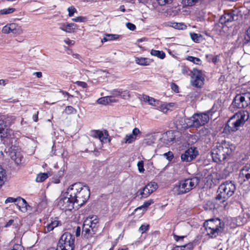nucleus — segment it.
<instances>
[{"mask_svg": "<svg viewBox=\"0 0 250 250\" xmlns=\"http://www.w3.org/2000/svg\"><path fill=\"white\" fill-rule=\"evenodd\" d=\"M99 227V219L97 216L87 217L83 222L82 235L86 239L92 238L96 233Z\"/></svg>", "mask_w": 250, "mask_h": 250, "instance_id": "obj_6", "label": "nucleus"}, {"mask_svg": "<svg viewBox=\"0 0 250 250\" xmlns=\"http://www.w3.org/2000/svg\"><path fill=\"white\" fill-rule=\"evenodd\" d=\"M137 166L138 168V170L141 173H143L145 171V169L144 168V162L142 161H139L137 164Z\"/></svg>", "mask_w": 250, "mask_h": 250, "instance_id": "obj_46", "label": "nucleus"}, {"mask_svg": "<svg viewBox=\"0 0 250 250\" xmlns=\"http://www.w3.org/2000/svg\"><path fill=\"white\" fill-rule=\"evenodd\" d=\"M81 227L78 226L76 228V236H79L81 234Z\"/></svg>", "mask_w": 250, "mask_h": 250, "instance_id": "obj_62", "label": "nucleus"}, {"mask_svg": "<svg viewBox=\"0 0 250 250\" xmlns=\"http://www.w3.org/2000/svg\"><path fill=\"white\" fill-rule=\"evenodd\" d=\"M206 57L208 61L209 62H212L214 63H216L219 61L218 55L213 56L212 54H207Z\"/></svg>", "mask_w": 250, "mask_h": 250, "instance_id": "obj_31", "label": "nucleus"}, {"mask_svg": "<svg viewBox=\"0 0 250 250\" xmlns=\"http://www.w3.org/2000/svg\"><path fill=\"white\" fill-rule=\"evenodd\" d=\"M200 181V178L197 177L181 180L174 185L172 191L176 195L185 194L195 188Z\"/></svg>", "mask_w": 250, "mask_h": 250, "instance_id": "obj_5", "label": "nucleus"}, {"mask_svg": "<svg viewBox=\"0 0 250 250\" xmlns=\"http://www.w3.org/2000/svg\"><path fill=\"white\" fill-rule=\"evenodd\" d=\"M224 224L218 218L211 219L204 223L207 235L211 238H215L222 233Z\"/></svg>", "mask_w": 250, "mask_h": 250, "instance_id": "obj_7", "label": "nucleus"}, {"mask_svg": "<svg viewBox=\"0 0 250 250\" xmlns=\"http://www.w3.org/2000/svg\"><path fill=\"white\" fill-rule=\"evenodd\" d=\"M206 206H209V209H212L214 208V205L212 203L211 201H208L207 202V204H206Z\"/></svg>", "mask_w": 250, "mask_h": 250, "instance_id": "obj_59", "label": "nucleus"}, {"mask_svg": "<svg viewBox=\"0 0 250 250\" xmlns=\"http://www.w3.org/2000/svg\"><path fill=\"white\" fill-rule=\"evenodd\" d=\"M150 54L152 56H156L161 59H164L166 57V54L163 51L152 49Z\"/></svg>", "mask_w": 250, "mask_h": 250, "instance_id": "obj_25", "label": "nucleus"}, {"mask_svg": "<svg viewBox=\"0 0 250 250\" xmlns=\"http://www.w3.org/2000/svg\"><path fill=\"white\" fill-rule=\"evenodd\" d=\"M18 200V197L16 198L13 197H8L5 201V204H8L9 203H17Z\"/></svg>", "mask_w": 250, "mask_h": 250, "instance_id": "obj_52", "label": "nucleus"}, {"mask_svg": "<svg viewBox=\"0 0 250 250\" xmlns=\"http://www.w3.org/2000/svg\"><path fill=\"white\" fill-rule=\"evenodd\" d=\"M102 131L99 130H92L90 133V136L94 138L99 139V136L102 134Z\"/></svg>", "mask_w": 250, "mask_h": 250, "instance_id": "obj_39", "label": "nucleus"}, {"mask_svg": "<svg viewBox=\"0 0 250 250\" xmlns=\"http://www.w3.org/2000/svg\"><path fill=\"white\" fill-rule=\"evenodd\" d=\"M239 179L241 182H250V165L245 166L240 170Z\"/></svg>", "mask_w": 250, "mask_h": 250, "instance_id": "obj_16", "label": "nucleus"}, {"mask_svg": "<svg viewBox=\"0 0 250 250\" xmlns=\"http://www.w3.org/2000/svg\"><path fill=\"white\" fill-rule=\"evenodd\" d=\"M157 188L158 185L157 183L154 182H151L142 189L138 191L137 196H140L142 198H146Z\"/></svg>", "mask_w": 250, "mask_h": 250, "instance_id": "obj_13", "label": "nucleus"}, {"mask_svg": "<svg viewBox=\"0 0 250 250\" xmlns=\"http://www.w3.org/2000/svg\"><path fill=\"white\" fill-rule=\"evenodd\" d=\"M173 235L174 239L176 241H178L181 239L183 240L184 239V238L185 237V236H184V235L179 236V235L175 234L174 233H173Z\"/></svg>", "mask_w": 250, "mask_h": 250, "instance_id": "obj_55", "label": "nucleus"}, {"mask_svg": "<svg viewBox=\"0 0 250 250\" xmlns=\"http://www.w3.org/2000/svg\"><path fill=\"white\" fill-rule=\"evenodd\" d=\"M120 96L124 99L128 97L129 96V91L127 90H122L121 89Z\"/></svg>", "mask_w": 250, "mask_h": 250, "instance_id": "obj_50", "label": "nucleus"}, {"mask_svg": "<svg viewBox=\"0 0 250 250\" xmlns=\"http://www.w3.org/2000/svg\"><path fill=\"white\" fill-rule=\"evenodd\" d=\"M171 26L176 29H185L187 26L183 23L172 22Z\"/></svg>", "mask_w": 250, "mask_h": 250, "instance_id": "obj_33", "label": "nucleus"}, {"mask_svg": "<svg viewBox=\"0 0 250 250\" xmlns=\"http://www.w3.org/2000/svg\"><path fill=\"white\" fill-rule=\"evenodd\" d=\"M244 41L245 42H250V26L245 32Z\"/></svg>", "mask_w": 250, "mask_h": 250, "instance_id": "obj_40", "label": "nucleus"}, {"mask_svg": "<svg viewBox=\"0 0 250 250\" xmlns=\"http://www.w3.org/2000/svg\"><path fill=\"white\" fill-rule=\"evenodd\" d=\"M244 99L245 102L247 106L250 104V88L248 89L247 92L241 93Z\"/></svg>", "mask_w": 250, "mask_h": 250, "instance_id": "obj_29", "label": "nucleus"}, {"mask_svg": "<svg viewBox=\"0 0 250 250\" xmlns=\"http://www.w3.org/2000/svg\"><path fill=\"white\" fill-rule=\"evenodd\" d=\"M6 179V170L2 167H0V188L4 184L5 180Z\"/></svg>", "mask_w": 250, "mask_h": 250, "instance_id": "obj_26", "label": "nucleus"}, {"mask_svg": "<svg viewBox=\"0 0 250 250\" xmlns=\"http://www.w3.org/2000/svg\"><path fill=\"white\" fill-rule=\"evenodd\" d=\"M68 189L66 192L62 194L59 197L58 202V207L62 210H72L74 208H76L74 198L69 195Z\"/></svg>", "mask_w": 250, "mask_h": 250, "instance_id": "obj_9", "label": "nucleus"}, {"mask_svg": "<svg viewBox=\"0 0 250 250\" xmlns=\"http://www.w3.org/2000/svg\"><path fill=\"white\" fill-rule=\"evenodd\" d=\"M108 134L106 131H105L104 132H102V134H101L99 136V139L100 141L104 143H106L107 142H109L110 140L108 139Z\"/></svg>", "mask_w": 250, "mask_h": 250, "instance_id": "obj_30", "label": "nucleus"}, {"mask_svg": "<svg viewBox=\"0 0 250 250\" xmlns=\"http://www.w3.org/2000/svg\"><path fill=\"white\" fill-rule=\"evenodd\" d=\"M171 88L175 92H178L179 88L178 86L175 83H172L171 84Z\"/></svg>", "mask_w": 250, "mask_h": 250, "instance_id": "obj_60", "label": "nucleus"}, {"mask_svg": "<svg viewBox=\"0 0 250 250\" xmlns=\"http://www.w3.org/2000/svg\"><path fill=\"white\" fill-rule=\"evenodd\" d=\"M126 25L127 28L131 31H134L136 29V26L132 23L127 22Z\"/></svg>", "mask_w": 250, "mask_h": 250, "instance_id": "obj_54", "label": "nucleus"}, {"mask_svg": "<svg viewBox=\"0 0 250 250\" xmlns=\"http://www.w3.org/2000/svg\"><path fill=\"white\" fill-rule=\"evenodd\" d=\"M191 73V84L197 88H201L204 85L205 82V75L203 71L197 69H193Z\"/></svg>", "mask_w": 250, "mask_h": 250, "instance_id": "obj_12", "label": "nucleus"}, {"mask_svg": "<svg viewBox=\"0 0 250 250\" xmlns=\"http://www.w3.org/2000/svg\"><path fill=\"white\" fill-rule=\"evenodd\" d=\"M16 11V9L14 8H7L0 10V14L7 15L14 13Z\"/></svg>", "mask_w": 250, "mask_h": 250, "instance_id": "obj_35", "label": "nucleus"}, {"mask_svg": "<svg viewBox=\"0 0 250 250\" xmlns=\"http://www.w3.org/2000/svg\"><path fill=\"white\" fill-rule=\"evenodd\" d=\"M249 117L250 114L248 111L246 110L239 111L229 119L224 127V132L230 133L239 130L244 125Z\"/></svg>", "mask_w": 250, "mask_h": 250, "instance_id": "obj_2", "label": "nucleus"}, {"mask_svg": "<svg viewBox=\"0 0 250 250\" xmlns=\"http://www.w3.org/2000/svg\"><path fill=\"white\" fill-rule=\"evenodd\" d=\"M234 16L233 11H226L220 18L219 22L223 24L227 22H231L234 20Z\"/></svg>", "mask_w": 250, "mask_h": 250, "instance_id": "obj_20", "label": "nucleus"}, {"mask_svg": "<svg viewBox=\"0 0 250 250\" xmlns=\"http://www.w3.org/2000/svg\"><path fill=\"white\" fill-rule=\"evenodd\" d=\"M149 228V225H142L141 226V227L139 228V231L142 233H143L146 231Z\"/></svg>", "mask_w": 250, "mask_h": 250, "instance_id": "obj_48", "label": "nucleus"}, {"mask_svg": "<svg viewBox=\"0 0 250 250\" xmlns=\"http://www.w3.org/2000/svg\"><path fill=\"white\" fill-rule=\"evenodd\" d=\"M64 170V168H63V169L61 168L59 171L58 175L59 177H61L63 175Z\"/></svg>", "mask_w": 250, "mask_h": 250, "instance_id": "obj_64", "label": "nucleus"}, {"mask_svg": "<svg viewBox=\"0 0 250 250\" xmlns=\"http://www.w3.org/2000/svg\"><path fill=\"white\" fill-rule=\"evenodd\" d=\"M68 190L69 195L74 199L77 209L85 204L90 196L89 190L86 187H83L80 183L71 185Z\"/></svg>", "mask_w": 250, "mask_h": 250, "instance_id": "obj_1", "label": "nucleus"}, {"mask_svg": "<svg viewBox=\"0 0 250 250\" xmlns=\"http://www.w3.org/2000/svg\"><path fill=\"white\" fill-rule=\"evenodd\" d=\"M135 62L139 65L146 66L149 65L152 62V60L147 58L140 57L136 58Z\"/></svg>", "mask_w": 250, "mask_h": 250, "instance_id": "obj_24", "label": "nucleus"}, {"mask_svg": "<svg viewBox=\"0 0 250 250\" xmlns=\"http://www.w3.org/2000/svg\"><path fill=\"white\" fill-rule=\"evenodd\" d=\"M153 203V201L151 200L146 201L145 202L143 205L137 208L136 210L143 209L144 210H146V208L151 204Z\"/></svg>", "mask_w": 250, "mask_h": 250, "instance_id": "obj_36", "label": "nucleus"}, {"mask_svg": "<svg viewBox=\"0 0 250 250\" xmlns=\"http://www.w3.org/2000/svg\"><path fill=\"white\" fill-rule=\"evenodd\" d=\"M158 136V134L155 133L146 135L144 139V143L148 146L151 145L157 140Z\"/></svg>", "mask_w": 250, "mask_h": 250, "instance_id": "obj_23", "label": "nucleus"}, {"mask_svg": "<svg viewBox=\"0 0 250 250\" xmlns=\"http://www.w3.org/2000/svg\"><path fill=\"white\" fill-rule=\"evenodd\" d=\"M61 225L62 222L59 220L58 218H55L51 220V222L45 226L44 229V232L47 233L53 230L54 228Z\"/></svg>", "mask_w": 250, "mask_h": 250, "instance_id": "obj_22", "label": "nucleus"}, {"mask_svg": "<svg viewBox=\"0 0 250 250\" xmlns=\"http://www.w3.org/2000/svg\"><path fill=\"white\" fill-rule=\"evenodd\" d=\"M163 155L169 161H171L174 157L173 154L171 151L165 153Z\"/></svg>", "mask_w": 250, "mask_h": 250, "instance_id": "obj_47", "label": "nucleus"}, {"mask_svg": "<svg viewBox=\"0 0 250 250\" xmlns=\"http://www.w3.org/2000/svg\"><path fill=\"white\" fill-rule=\"evenodd\" d=\"M159 5H165L167 4L171 3L174 0H157Z\"/></svg>", "mask_w": 250, "mask_h": 250, "instance_id": "obj_49", "label": "nucleus"}, {"mask_svg": "<svg viewBox=\"0 0 250 250\" xmlns=\"http://www.w3.org/2000/svg\"><path fill=\"white\" fill-rule=\"evenodd\" d=\"M11 158L17 164H19L21 162V158L19 156V155H17L16 153H15L14 155H11Z\"/></svg>", "mask_w": 250, "mask_h": 250, "instance_id": "obj_43", "label": "nucleus"}, {"mask_svg": "<svg viewBox=\"0 0 250 250\" xmlns=\"http://www.w3.org/2000/svg\"><path fill=\"white\" fill-rule=\"evenodd\" d=\"M121 89H116L111 91V94L114 97H118L120 96Z\"/></svg>", "mask_w": 250, "mask_h": 250, "instance_id": "obj_53", "label": "nucleus"}, {"mask_svg": "<svg viewBox=\"0 0 250 250\" xmlns=\"http://www.w3.org/2000/svg\"><path fill=\"white\" fill-rule=\"evenodd\" d=\"M112 97L107 96L101 98L97 101L98 103L100 104H107L109 102L111 101Z\"/></svg>", "mask_w": 250, "mask_h": 250, "instance_id": "obj_32", "label": "nucleus"}, {"mask_svg": "<svg viewBox=\"0 0 250 250\" xmlns=\"http://www.w3.org/2000/svg\"><path fill=\"white\" fill-rule=\"evenodd\" d=\"M13 131L9 128L3 120L0 119V138L3 143L8 144L13 137Z\"/></svg>", "mask_w": 250, "mask_h": 250, "instance_id": "obj_11", "label": "nucleus"}, {"mask_svg": "<svg viewBox=\"0 0 250 250\" xmlns=\"http://www.w3.org/2000/svg\"><path fill=\"white\" fill-rule=\"evenodd\" d=\"M141 99L145 102H148L149 96L146 95H143Z\"/></svg>", "mask_w": 250, "mask_h": 250, "instance_id": "obj_63", "label": "nucleus"}, {"mask_svg": "<svg viewBox=\"0 0 250 250\" xmlns=\"http://www.w3.org/2000/svg\"><path fill=\"white\" fill-rule=\"evenodd\" d=\"M16 205L19 209L23 212H26L28 210V208H30L25 200L21 197H18Z\"/></svg>", "mask_w": 250, "mask_h": 250, "instance_id": "obj_21", "label": "nucleus"}, {"mask_svg": "<svg viewBox=\"0 0 250 250\" xmlns=\"http://www.w3.org/2000/svg\"><path fill=\"white\" fill-rule=\"evenodd\" d=\"M78 25L73 23H62L60 24V29L66 33H71L75 32Z\"/></svg>", "mask_w": 250, "mask_h": 250, "instance_id": "obj_19", "label": "nucleus"}, {"mask_svg": "<svg viewBox=\"0 0 250 250\" xmlns=\"http://www.w3.org/2000/svg\"><path fill=\"white\" fill-rule=\"evenodd\" d=\"M216 111L215 107L213 106L206 112L194 114L190 119L191 122L190 125L197 128L205 125L210 119H212V116Z\"/></svg>", "mask_w": 250, "mask_h": 250, "instance_id": "obj_8", "label": "nucleus"}, {"mask_svg": "<svg viewBox=\"0 0 250 250\" xmlns=\"http://www.w3.org/2000/svg\"><path fill=\"white\" fill-rule=\"evenodd\" d=\"M2 32L5 34L11 33L14 34H20L22 32V30L18 25L12 23L4 26L2 29Z\"/></svg>", "mask_w": 250, "mask_h": 250, "instance_id": "obj_15", "label": "nucleus"}, {"mask_svg": "<svg viewBox=\"0 0 250 250\" xmlns=\"http://www.w3.org/2000/svg\"><path fill=\"white\" fill-rule=\"evenodd\" d=\"M233 149V145L225 140L217 143L211 151L213 161L216 163L224 161L231 154Z\"/></svg>", "mask_w": 250, "mask_h": 250, "instance_id": "obj_4", "label": "nucleus"}, {"mask_svg": "<svg viewBox=\"0 0 250 250\" xmlns=\"http://www.w3.org/2000/svg\"><path fill=\"white\" fill-rule=\"evenodd\" d=\"M190 37L194 42H199L200 41L201 35L196 33H191Z\"/></svg>", "mask_w": 250, "mask_h": 250, "instance_id": "obj_42", "label": "nucleus"}, {"mask_svg": "<svg viewBox=\"0 0 250 250\" xmlns=\"http://www.w3.org/2000/svg\"><path fill=\"white\" fill-rule=\"evenodd\" d=\"M11 250H24V249L21 245L16 244L14 245L13 249Z\"/></svg>", "mask_w": 250, "mask_h": 250, "instance_id": "obj_57", "label": "nucleus"}, {"mask_svg": "<svg viewBox=\"0 0 250 250\" xmlns=\"http://www.w3.org/2000/svg\"><path fill=\"white\" fill-rule=\"evenodd\" d=\"M38 114H39V111H37V112L33 115L32 118H33V120H34V121H35V122L38 121Z\"/></svg>", "mask_w": 250, "mask_h": 250, "instance_id": "obj_61", "label": "nucleus"}, {"mask_svg": "<svg viewBox=\"0 0 250 250\" xmlns=\"http://www.w3.org/2000/svg\"><path fill=\"white\" fill-rule=\"evenodd\" d=\"M64 112L67 115L75 114L77 113V110L73 106L68 105L66 106Z\"/></svg>", "mask_w": 250, "mask_h": 250, "instance_id": "obj_34", "label": "nucleus"}, {"mask_svg": "<svg viewBox=\"0 0 250 250\" xmlns=\"http://www.w3.org/2000/svg\"><path fill=\"white\" fill-rule=\"evenodd\" d=\"M199 0H183L185 4L187 6H192L195 3L197 2Z\"/></svg>", "mask_w": 250, "mask_h": 250, "instance_id": "obj_45", "label": "nucleus"}, {"mask_svg": "<svg viewBox=\"0 0 250 250\" xmlns=\"http://www.w3.org/2000/svg\"><path fill=\"white\" fill-rule=\"evenodd\" d=\"M78 86L81 87L83 88H86L87 87V84L85 82H81V81H77L75 83Z\"/></svg>", "mask_w": 250, "mask_h": 250, "instance_id": "obj_51", "label": "nucleus"}, {"mask_svg": "<svg viewBox=\"0 0 250 250\" xmlns=\"http://www.w3.org/2000/svg\"><path fill=\"white\" fill-rule=\"evenodd\" d=\"M187 60L189 62H192L196 64H199L201 63V60L198 58L193 56H188Z\"/></svg>", "mask_w": 250, "mask_h": 250, "instance_id": "obj_37", "label": "nucleus"}, {"mask_svg": "<svg viewBox=\"0 0 250 250\" xmlns=\"http://www.w3.org/2000/svg\"><path fill=\"white\" fill-rule=\"evenodd\" d=\"M141 134V132L139 128H134L132 132V133L127 134L124 138V142L126 144H131L135 142L137 139V136Z\"/></svg>", "mask_w": 250, "mask_h": 250, "instance_id": "obj_18", "label": "nucleus"}, {"mask_svg": "<svg viewBox=\"0 0 250 250\" xmlns=\"http://www.w3.org/2000/svg\"><path fill=\"white\" fill-rule=\"evenodd\" d=\"M67 11L68 12V16L70 17H72L74 14L77 11L76 8L73 6L69 7L67 8Z\"/></svg>", "mask_w": 250, "mask_h": 250, "instance_id": "obj_44", "label": "nucleus"}, {"mask_svg": "<svg viewBox=\"0 0 250 250\" xmlns=\"http://www.w3.org/2000/svg\"><path fill=\"white\" fill-rule=\"evenodd\" d=\"M72 20L75 22H84L87 21V18L85 17L79 16L72 19Z\"/></svg>", "mask_w": 250, "mask_h": 250, "instance_id": "obj_41", "label": "nucleus"}, {"mask_svg": "<svg viewBox=\"0 0 250 250\" xmlns=\"http://www.w3.org/2000/svg\"><path fill=\"white\" fill-rule=\"evenodd\" d=\"M192 249L193 245L191 243L178 247V250H191Z\"/></svg>", "mask_w": 250, "mask_h": 250, "instance_id": "obj_38", "label": "nucleus"}, {"mask_svg": "<svg viewBox=\"0 0 250 250\" xmlns=\"http://www.w3.org/2000/svg\"><path fill=\"white\" fill-rule=\"evenodd\" d=\"M157 102H158V101H156L155 99L149 97V99L148 102V103H149V104L152 105H155L156 103H157Z\"/></svg>", "mask_w": 250, "mask_h": 250, "instance_id": "obj_56", "label": "nucleus"}, {"mask_svg": "<svg viewBox=\"0 0 250 250\" xmlns=\"http://www.w3.org/2000/svg\"><path fill=\"white\" fill-rule=\"evenodd\" d=\"M75 237L69 232H65L61 236L57 248L59 250H73Z\"/></svg>", "mask_w": 250, "mask_h": 250, "instance_id": "obj_10", "label": "nucleus"}, {"mask_svg": "<svg viewBox=\"0 0 250 250\" xmlns=\"http://www.w3.org/2000/svg\"><path fill=\"white\" fill-rule=\"evenodd\" d=\"M197 154L196 148L191 147L181 155V158L183 162H189L195 159Z\"/></svg>", "mask_w": 250, "mask_h": 250, "instance_id": "obj_14", "label": "nucleus"}, {"mask_svg": "<svg viewBox=\"0 0 250 250\" xmlns=\"http://www.w3.org/2000/svg\"><path fill=\"white\" fill-rule=\"evenodd\" d=\"M119 36L116 34H106L105 36L102 39V42H105L109 41H113L119 38Z\"/></svg>", "mask_w": 250, "mask_h": 250, "instance_id": "obj_27", "label": "nucleus"}, {"mask_svg": "<svg viewBox=\"0 0 250 250\" xmlns=\"http://www.w3.org/2000/svg\"><path fill=\"white\" fill-rule=\"evenodd\" d=\"M64 42L68 45H73L74 44L75 42L67 38L64 41Z\"/></svg>", "mask_w": 250, "mask_h": 250, "instance_id": "obj_58", "label": "nucleus"}, {"mask_svg": "<svg viewBox=\"0 0 250 250\" xmlns=\"http://www.w3.org/2000/svg\"><path fill=\"white\" fill-rule=\"evenodd\" d=\"M235 107L238 108L247 107L248 106L245 102L244 99L241 94H237L234 98L231 107Z\"/></svg>", "mask_w": 250, "mask_h": 250, "instance_id": "obj_17", "label": "nucleus"}, {"mask_svg": "<svg viewBox=\"0 0 250 250\" xmlns=\"http://www.w3.org/2000/svg\"><path fill=\"white\" fill-rule=\"evenodd\" d=\"M49 177L47 173H40L37 175L36 181L38 183L42 182Z\"/></svg>", "mask_w": 250, "mask_h": 250, "instance_id": "obj_28", "label": "nucleus"}, {"mask_svg": "<svg viewBox=\"0 0 250 250\" xmlns=\"http://www.w3.org/2000/svg\"><path fill=\"white\" fill-rule=\"evenodd\" d=\"M236 189L235 185L232 181H227L222 183L218 188V194L216 197V203L224 209L228 205V200Z\"/></svg>", "mask_w": 250, "mask_h": 250, "instance_id": "obj_3", "label": "nucleus"}]
</instances>
